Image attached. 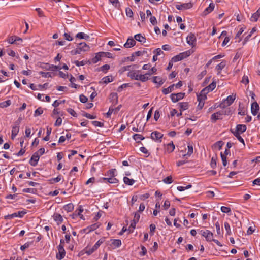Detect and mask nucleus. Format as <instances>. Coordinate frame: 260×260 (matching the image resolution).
<instances>
[{
  "label": "nucleus",
  "mask_w": 260,
  "mask_h": 260,
  "mask_svg": "<svg viewBox=\"0 0 260 260\" xmlns=\"http://www.w3.org/2000/svg\"><path fill=\"white\" fill-rule=\"evenodd\" d=\"M230 110H229L228 112L226 110H220L216 113H214L211 115V121L213 123H215L216 122L217 120L222 119V117H221L222 115L229 114L230 113Z\"/></svg>",
  "instance_id": "1"
},
{
  "label": "nucleus",
  "mask_w": 260,
  "mask_h": 260,
  "mask_svg": "<svg viewBox=\"0 0 260 260\" xmlns=\"http://www.w3.org/2000/svg\"><path fill=\"white\" fill-rule=\"evenodd\" d=\"M236 99V95H232L228 96L226 99L223 100L219 104V107L224 109L226 107L230 106Z\"/></svg>",
  "instance_id": "2"
},
{
  "label": "nucleus",
  "mask_w": 260,
  "mask_h": 260,
  "mask_svg": "<svg viewBox=\"0 0 260 260\" xmlns=\"http://www.w3.org/2000/svg\"><path fill=\"white\" fill-rule=\"evenodd\" d=\"M216 83L215 82H212L210 84H209L208 86L204 88L201 91V95H203V99L205 100L207 99L206 94L208 93L209 92L213 91L215 88L216 87Z\"/></svg>",
  "instance_id": "3"
},
{
  "label": "nucleus",
  "mask_w": 260,
  "mask_h": 260,
  "mask_svg": "<svg viewBox=\"0 0 260 260\" xmlns=\"http://www.w3.org/2000/svg\"><path fill=\"white\" fill-rule=\"evenodd\" d=\"M105 241V238H102L99 239L98 242L94 245V246L86 251V253L88 255H90L96 250Z\"/></svg>",
  "instance_id": "4"
},
{
  "label": "nucleus",
  "mask_w": 260,
  "mask_h": 260,
  "mask_svg": "<svg viewBox=\"0 0 260 260\" xmlns=\"http://www.w3.org/2000/svg\"><path fill=\"white\" fill-rule=\"evenodd\" d=\"M187 43L192 47H194L196 42V37L194 34L190 33L186 38Z\"/></svg>",
  "instance_id": "5"
},
{
  "label": "nucleus",
  "mask_w": 260,
  "mask_h": 260,
  "mask_svg": "<svg viewBox=\"0 0 260 260\" xmlns=\"http://www.w3.org/2000/svg\"><path fill=\"white\" fill-rule=\"evenodd\" d=\"M58 252L56 254V258L59 260L62 259L66 255V251L62 245H58L57 247Z\"/></svg>",
  "instance_id": "6"
},
{
  "label": "nucleus",
  "mask_w": 260,
  "mask_h": 260,
  "mask_svg": "<svg viewBox=\"0 0 260 260\" xmlns=\"http://www.w3.org/2000/svg\"><path fill=\"white\" fill-rule=\"evenodd\" d=\"M40 158V155L38 154V152H35L32 155L30 160L29 164L32 166H36Z\"/></svg>",
  "instance_id": "7"
},
{
  "label": "nucleus",
  "mask_w": 260,
  "mask_h": 260,
  "mask_svg": "<svg viewBox=\"0 0 260 260\" xmlns=\"http://www.w3.org/2000/svg\"><path fill=\"white\" fill-rule=\"evenodd\" d=\"M193 6V4L191 3H184L182 4H177L176 5V8L177 9L179 10H183L190 9L192 8Z\"/></svg>",
  "instance_id": "8"
},
{
  "label": "nucleus",
  "mask_w": 260,
  "mask_h": 260,
  "mask_svg": "<svg viewBox=\"0 0 260 260\" xmlns=\"http://www.w3.org/2000/svg\"><path fill=\"white\" fill-rule=\"evenodd\" d=\"M163 134L161 133L154 131L151 134V138L155 141L159 140L161 142V139L163 137Z\"/></svg>",
  "instance_id": "9"
},
{
  "label": "nucleus",
  "mask_w": 260,
  "mask_h": 260,
  "mask_svg": "<svg viewBox=\"0 0 260 260\" xmlns=\"http://www.w3.org/2000/svg\"><path fill=\"white\" fill-rule=\"evenodd\" d=\"M259 110V106L256 102H254L251 104V111L253 115H256Z\"/></svg>",
  "instance_id": "10"
},
{
  "label": "nucleus",
  "mask_w": 260,
  "mask_h": 260,
  "mask_svg": "<svg viewBox=\"0 0 260 260\" xmlns=\"http://www.w3.org/2000/svg\"><path fill=\"white\" fill-rule=\"evenodd\" d=\"M247 129L246 125L245 124H237L236 127V130L233 132H237L238 134H241L245 132Z\"/></svg>",
  "instance_id": "11"
},
{
  "label": "nucleus",
  "mask_w": 260,
  "mask_h": 260,
  "mask_svg": "<svg viewBox=\"0 0 260 260\" xmlns=\"http://www.w3.org/2000/svg\"><path fill=\"white\" fill-rule=\"evenodd\" d=\"M135 44V40L132 37H129L127 40L126 42L124 44V47L127 48H129L134 46Z\"/></svg>",
  "instance_id": "12"
},
{
  "label": "nucleus",
  "mask_w": 260,
  "mask_h": 260,
  "mask_svg": "<svg viewBox=\"0 0 260 260\" xmlns=\"http://www.w3.org/2000/svg\"><path fill=\"white\" fill-rule=\"evenodd\" d=\"M53 217L54 220L56 222L57 225H59L63 222V217L59 213H54Z\"/></svg>",
  "instance_id": "13"
},
{
  "label": "nucleus",
  "mask_w": 260,
  "mask_h": 260,
  "mask_svg": "<svg viewBox=\"0 0 260 260\" xmlns=\"http://www.w3.org/2000/svg\"><path fill=\"white\" fill-rule=\"evenodd\" d=\"M174 149L175 145L172 141L167 144L165 147V151L168 153L172 152L174 150Z\"/></svg>",
  "instance_id": "14"
},
{
  "label": "nucleus",
  "mask_w": 260,
  "mask_h": 260,
  "mask_svg": "<svg viewBox=\"0 0 260 260\" xmlns=\"http://www.w3.org/2000/svg\"><path fill=\"white\" fill-rule=\"evenodd\" d=\"M215 7V5L213 3H211L209 6L204 11L203 14L206 16L209 13H211Z\"/></svg>",
  "instance_id": "15"
},
{
  "label": "nucleus",
  "mask_w": 260,
  "mask_h": 260,
  "mask_svg": "<svg viewBox=\"0 0 260 260\" xmlns=\"http://www.w3.org/2000/svg\"><path fill=\"white\" fill-rule=\"evenodd\" d=\"M259 18H260V8L255 13L252 14L250 20L252 22H256Z\"/></svg>",
  "instance_id": "16"
},
{
  "label": "nucleus",
  "mask_w": 260,
  "mask_h": 260,
  "mask_svg": "<svg viewBox=\"0 0 260 260\" xmlns=\"http://www.w3.org/2000/svg\"><path fill=\"white\" fill-rule=\"evenodd\" d=\"M137 67V66L136 64H134L133 66L128 65V66H124V67H121L119 69V73L120 74H122L126 71L130 70L131 68H136Z\"/></svg>",
  "instance_id": "17"
},
{
  "label": "nucleus",
  "mask_w": 260,
  "mask_h": 260,
  "mask_svg": "<svg viewBox=\"0 0 260 260\" xmlns=\"http://www.w3.org/2000/svg\"><path fill=\"white\" fill-rule=\"evenodd\" d=\"M230 131L231 133L234 135V136L236 137V138L240 142H241L243 145L245 146V144L244 142V139L242 138V137L240 136L241 134H238L237 132H233V130L232 129H231Z\"/></svg>",
  "instance_id": "18"
},
{
  "label": "nucleus",
  "mask_w": 260,
  "mask_h": 260,
  "mask_svg": "<svg viewBox=\"0 0 260 260\" xmlns=\"http://www.w3.org/2000/svg\"><path fill=\"white\" fill-rule=\"evenodd\" d=\"M20 120L15 122V125L13 126L12 128V133L13 134L17 135L19 131V124Z\"/></svg>",
  "instance_id": "19"
},
{
  "label": "nucleus",
  "mask_w": 260,
  "mask_h": 260,
  "mask_svg": "<svg viewBox=\"0 0 260 260\" xmlns=\"http://www.w3.org/2000/svg\"><path fill=\"white\" fill-rule=\"evenodd\" d=\"M150 73H146L144 75H138V80L144 82L149 79V76H150Z\"/></svg>",
  "instance_id": "20"
},
{
  "label": "nucleus",
  "mask_w": 260,
  "mask_h": 260,
  "mask_svg": "<svg viewBox=\"0 0 260 260\" xmlns=\"http://www.w3.org/2000/svg\"><path fill=\"white\" fill-rule=\"evenodd\" d=\"M175 84H173L170 86H169L168 88H164L162 90V92L163 94L166 95L172 91H173L174 89Z\"/></svg>",
  "instance_id": "21"
},
{
  "label": "nucleus",
  "mask_w": 260,
  "mask_h": 260,
  "mask_svg": "<svg viewBox=\"0 0 260 260\" xmlns=\"http://www.w3.org/2000/svg\"><path fill=\"white\" fill-rule=\"evenodd\" d=\"M134 38L136 40L141 43H144L146 42L145 37L142 36L141 34H136V35H135Z\"/></svg>",
  "instance_id": "22"
},
{
  "label": "nucleus",
  "mask_w": 260,
  "mask_h": 260,
  "mask_svg": "<svg viewBox=\"0 0 260 260\" xmlns=\"http://www.w3.org/2000/svg\"><path fill=\"white\" fill-rule=\"evenodd\" d=\"M79 47L81 51H87L89 49V46L85 42L81 43L79 44Z\"/></svg>",
  "instance_id": "23"
},
{
  "label": "nucleus",
  "mask_w": 260,
  "mask_h": 260,
  "mask_svg": "<svg viewBox=\"0 0 260 260\" xmlns=\"http://www.w3.org/2000/svg\"><path fill=\"white\" fill-rule=\"evenodd\" d=\"M102 83L107 84L112 82L113 81V78L112 76H105L102 78Z\"/></svg>",
  "instance_id": "24"
},
{
  "label": "nucleus",
  "mask_w": 260,
  "mask_h": 260,
  "mask_svg": "<svg viewBox=\"0 0 260 260\" xmlns=\"http://www.w3.org/2000/svg\"><path fill=\"white\" fill-rule=\"evenodd\" d=\"M180 111H184L188 108V103L187 102H181L178 103Z\"/></svg>",
  "instance_id": "25"
},
{
  "label": "nucleus",
  "mask_w": 260,
  "mask_h": 260,
  "mask_svg": "<svg viewBox=\"0 0 260 260\" xmlns=\"http://www.w3.org/2000/svg\"><path fill=\"white\" fill-rule=\"evenodd\" d=\"M226 65L225 61H222L216 66V69L218 71V74L221 73V70L225 67Z\"/></svg>",
  "instance_id": "26"
},
{
  "label": "nucleus",
  "mask_w": 260,
  "mask_h": 260,
  "mask_svg": "<svg viewBox=\"0 0 260 260\" xmlns=\"http://www.w3.org/2000/svg\"><path fill=\"white\" fill-rule=\"evenodd\" d=\"M153 82L156 84H158L159 86H160L164 83V81H162L160 77L158 76H154L153 78Z\"/></svg>",
  "instance_id": "27"
},
{
  "label": "nucleus",
  "mask_w": 260,
  "mask_h": 260,
  "mask_svg": "<svg viewBox=\"0 0 260 260\" xmlns=\"http://www.w3.org/2000/svg\"><path fill=\"white\" fill-rule=\"evenodd\" d=\"M76 38L80 39L88 40L89 36L83 32H79L76 35Z\"/></svg>",
  "instance_id": "28"
},
{
  "label": "nucleus",
  "mask_w": 260,
  "mask_h": 260,
  "mask_svg": "<svg viewBox=\"0 0 260 260\" xmlns=\"http://www.w3.org/2000/svg\"><path fill=\"white\" fill-rule=\"evenodd\" d=\"M123 181L125 184L130 186L133 185L135 182V180L133 179H130L127 177H124Z\"/></svg>",
  "instance_id": "29"
},
{
  "label": "nucleus",
  "mask_w": 260,
  "mask_h": 260,
  "mask_svg": "<svg viewBox=\"0 0 260 260\" xmlns=\"http://www.w3.org/2000/svg\"><path fill=\"white\" fill-rule=\"evenodd\" d=\"M133 138L137 142V143H140L141 140L144 139V137L140 134H135L133 136Z\"/></svg>",
  "instance_id": "30"
},
{
  "label": "nucleus",
  "mask_w": 260,
  "mask_h": 260,
  "mask_svg": "<svg viewBox=\"0 0 260 260\" xmlns=\"http://www.w3.org/2000/svg\"><path fill=\"white\" fill-rule=\"evenodd\" d=\"M103 58L101 52L96 53L95 56L92 59V62L94 63H97L99 60Z\"/></svg>",
  "instance_id": "31"
},
{
  "label": "nucleus",
  "mask_w": 260,
  "mask_h": 260,
  "mask_svg": "<svg viewBox=\"0 0 260 260\" xmlns=\"http://www.w3.org/2000/svg\"><path fill=\"white\" fill-rule=\"evenodd\" d=\"M63 209L65 211H67L68 212H71L74 209V205L72 203L67 204L65 206H64Z\"/></svg>",
  "instance_id": "32"
},
{
  "label": "nucleus",
  "mask_w": 260,
  "mask_h": 260,
  "mask_svg": "<svg viewBox=\"0 0 260 260\" xmlns=\"http://www.w3.org/2000/svg\"><path fill=\"white\" fill-rule=\"evenodd\" d=\"M127 76L132 79L138 80V75L136 74L134 71H130L127 73Z\"/></svg>",
  "instance_id": "33"
},
{
  "label": "nucleus",
  "mask_w": 260,
  "mask_h": 260,
  "mask_svg": "<svg viewBox=\"0 0 260 260\" xmlns=\"http://www.w3.org/2000/svg\"><path fill=\"white\" fill-rule=\"evenodd\" d=\"M178 55L179 57V58L180 59V60H182V59L189 56L190 55V53L189 51H185V52L179 53Z\"/></svg>",
  "instance_id": "34"
},
{
  "label": "nucleus",
  "mask_w": 260,
  "mask_h": 260,
  "mask_svg": "<svg viewBox=\"0 0 260 260\" xmlns=\"http://www.w3.org/2000/svg\"><path fill=\"white\" fill-rule=\"evenodd\" d=\"M11 104V101L10 100L0 103V107L2 108H6Z\"/></svg>",
  "instance_id": "35"
},
{
  "label": "nucleus",
  "mask_w": 260,
  "mask_h": 260,
  "mask_svg": "<svg viewBox=\"0 0 260 260\" xmlns=\"http://www.w3.org/2000/svg\"><path fill=\"white\" fill-rule=\"evenodd\" d=\"M193 151V146L192 145L188 146V152L186 154L183 155V157L186 158V157L190 156L192 153Z\"/></svg>",
  "instance_id": "36"
},
{
  "label": "nucleus",
  "mask_w": 260,
  "mask_h": 260,
  "mask_svg": "<svg viewBox=\"0 0 260 260\" xmlns=\"http://www.w3.org/2000/svg\"><path fill=\"white\" fill-rule=\"evenodd\" d=\"M116 172V170L115 169H112L108 170L107 172L106 175L109 176V177H114L116 176L115 173Z\"/></svg>",
  "instance_id": "37"
},
{
  "label": "nucleus",
  "mask_w": 260,
  "mask_h": 260,
  "mask_svg": "<svg viewBox=\"0 0 260 260\" xmlns=\"http://www.w3.org/2000/svg\"><path fill=\"white\" fill-rule=\"evenodd\" d=\"M110 3H111L115 8L119 9L120 7V4L118 0H109Z\"/></svg>",
  "instance_id": "38"
},
{
  "label": "nucleus",
  "mask_w": 260,
  "mask_h": 260,
  "mask_svg": "<svg viewBox=\"0 0 260 260\" xmlns=\"http://www.w3.org/2000/svg\"><path fill=\"white\" fill-rule=\"evenodd\" d=\"M62 178L61 175H58L57 177L51 178L49 180V181L50 183L53 184L54 183L59 182Z\"/></svg>",
  "instance_id": "39"
},
{
  "label": "nucleus",
  "mask_w": 260,
  "mask_h": 260,
  "mask_svg": "<svg viewBox=\"0 0 260 260\" xmlns=\"http://www.w3.org/2000/svg\"><path fill=\"white\" fill-rule=\"evenodd\" d=\"M143 54V52L138 51H136L133 53H132L131 58V61H134V57L135 56H140Z\"/></svg>",
  "instance_id": "40"
},
{
  "label": "nucleus",
  "mask_w": 260,
  "mask_h": 260,
  "mask_svg": "<svg viewBox=\"0 0 260 260\" xmlns=\"http://www.w3.org/2000/svg\"><path fill=\"white\" fill-rule=\"evenodd\" d=\"M197 99H198V101H199V103L198 107L199 109H201L204 106V103H201L202 100H204L203 99V95H201V93H200V95H197Z\"/></svg>",
  "instance_id": "41"
},
{
  "label": "nucleus",
  "mask_w": 260,
  "mask_h": 260,
  "mask_svg": "<svg viewBox=\"0 0 260 260\" xmlns=\"http://www.w3.org/2000/svg\"><path fill=\"white\" fill-rule=\"evenodd\" d=\"M103 58L107 57L109 58H113V54L110 52H101Z\"/></svg>",
  "instance_id": "42"
},
{
  "label": "nucleus",
  "mask_w": 260,
  "mask_h": 260,
  "mask_svg": "<svg viewBox=\"0 0 260 260\" xmlns=\"http://www.w3.org/2000/svg\"><path fill=\"white\" fill-rule=\"evenodd\" d=\"M208 235H206V240L207 241L211 242L213 240V234L212 232L209 231V232H207Z\"/></svg>",
  "instance_id": "43"
},
{
  "label": "nucleus",
  "mask_w": 260,
  "mask_h": 260,
  "mask_svg": "<svg viewBox=\"0 0 260 260\" xmlns=\"http://www.w3.org/2000/svg\"><path fill=\"white\" fill-rule=\"evenodd\" d=\"M112 244L115 247H119L121 245V241L120 239H114L112 240Z\"/></svg>",
  "instance_id": "44"
},
{
  "label": "nucleus",
  "mask_w": 260,
  "mask_h": 260,
  "mask_svg": "<svg viewBox=\"0 0 260 260\" xmlns=\"http://www.w3.org/2000/svg\"><path fill=\"white\" fill-rule=\"evenodd\" d=\"M224 228L226 231V234L229 235H231V228H230V225L229 223L227 222H225L224 223Z\"/></svg>",
  "instance_id": "45"
},
{
  "label": "nucleus",
  "mask_w": 260,
  "mask_h": 260,
  "mask_svg": "<svg viewBox=\"0 0 260 260\" xmlns=\"http://www.w3.org/2000/svg\"><path fill=\"white\" fill-rule=\"evenodd\" d=\"M128 87H132L131 83H124L118 88L117 91L118 92H121L123 88Z\"/></svg>",
  "instance_id": "46"
},
{
  "label": "nucleus",
  "mask_w": 260,
  "mask_h": 260,
  "mask_svg": "<svg viewBox=\"0 0 260 260\" xmlns=\"http://www.w3.org/2000/svg\"><path fill=\"white\" fill-rule=\"evenodd\" d=\"M43 113V110L41 107H39L35 111L34 116L37 117Z\"/></svg>",
  "instance_id": "47"
},
{
  "label": "nucleus",
  "mask_w": 260,
  "mask_h": 260,
  "mask_svg": "<svg viewBox=\"0 0 260 260\" xmlns=\"http://www.w3.org/2000/svg\"><path fill=\"white\" fill-rule=\"evenodd\" d=\"M144 127H145V124H144L143 125H140V126H139V124H137V127H133L132 128V130L135 132H141V131H144Z\"/></svg>",
  "instance_id": "48"
},
{
  "label": "nucleus",
  "mask_w": 260,
  "mask_h": 260,
  "mask_svg": "<svg viewBox=\"0 0 260 260\" xmlns=\"http://www.w3.org/2000/svg\"><path fill=\"white\" fill-rule=\"evenodd\" d=\"M39 74L41 75L43 77L47 78V77H51L52 73L50 72H44L43 71H40L39 72Z\"/></svg>",
  "instance_id": "49"
},
{
  "label": "nucleus",
  "mask_w": 260,
  "mask_h": 260,
  "mask_svg": "<svg viewBox=\"0 0 260 260\" xmlns=\"http://www.w3.org/2000/svg\"><path fill=\"white\" fill-rule=\"evenodd\" d=\"M99 227V225L98 223H95L88 226L86 229L89 230V232H90L97 229Z\"/></svg>",
  "instance_id": "50"
},
{
  "label": "nucleus",
  "mask_w": 260,
  "mask_h": 260,
  "mask_svg": "<svg viewBox=\"0 0 260 260\" xmlns=\"http://www.w3.org/2000/svg\"><path fill=\"white\" fill-rule=\"evenodd\" d=\"M118 181V180L114 177H109V179H108V182L111 184L117 183Z\"/></svg>",
  "instance_id": "51"
},
{
  "label": "nucleus",
  "mask_w": 260,
  "mask_h": 260,
  "mask_svg": "<svg viewBox=\"0 0 260 260\" xmlns=\"http://www.w3.org/2000/svg\"><path fill=\"white\" fill-rule=\"evenodd\" d=\"M221 211L223 213H229L231 212V208L230 207H225V206H222L221 207Z\"/></svg>",
  "instance_id": "52"
},
{
  "label": "nucleus",
  "mask_w": 260,
  "mask_h": 260,
  "mask_svg": "<svg viewBox=\"0 0 260 260\" xmlns=\"http://www.w3.org/2000/svg\"><path fill=\"white\" fill-rule=\"evenodd\" d=\"M125 12H126V15L127 17H129L131 18L133 17V12L132 10H131V9H130L129 8H126Z\"/></svg>",
  "instance_id": "53"
},
{
  "label": "nucleus",
  "mask_w": 260,
  "mask_h": 260,
  "mask_svg": "<svg viewBox=\"0 0 260 260\" xmlns=\"http://www.w3.org/2000/svg\"><path fill=\"white\" fill-rule=\"evenodd\" d=\"M15 213L16 214V217L22 218L25 214H26V211L25 210H22L19 211L18 212H16Z\"/></svg>",
  "instance_id": "54"
},
{
  "label": "nucleus",
  "mask_w": 260,
  "mask_h": 260,
  "mask_svg": "<svg viewBox=\"0 0 260 260\" xmlns=\"http://www.w3.org/2000/svg\"><path fill=\"white\" fill-rule=\"evenodd\" d=\"M92 124L96 126V127H102L104 126V123L101 122H100V121H92Z\"/></svg>",
  "instance_id": "55"
},
{
  "label": "nucleus",
  "mask_w": 260,
  "mask_h": 260,
  "mask_svg": "<svg viewBox=\"0 0 260 260\" xmlns=\"http://www.w3.org/2000/svg\"><path fill=\"white\" fill-rule=\"evenodd\" d=\"M216 159L217 158L212 157L210 162V166L212 169H214L216 167Z\"/></svg>",
  "instance_id": "56"
},
{
  "label": "nucleus",
  "mask_w": 260,
  "mask_h": 260,
  "mask_svg": "<svg viewBox=\"0 0 260 260\" xmlns=\"http://www.w3.org/2000/svg\"><path fill=\"white\" fill-rule=\"evenodd\" d=\"M137 222H135L132 220L131 225L128 229L129 233H132L133 232L134 229L136 228Z\"/></svg>",
  "instance_id": "57"
},
{
  "label": "nucleus",
  "mask_w": 260,
  "mask_h": 260,
  "mask_svg": "<svg viewBox=\"0 0 260 260\" xmlns=\"http://www.w3.org/2000/svg\"><path fill=\"white\" fill-rule=\"evenodd\" d=\"M81 52V49L78 47L76 49L72 50L71 53L73 55H75L78 54H80Z\"/></svg>",
  "instance_id": "58"
},
{
  "label": "nucleus",
  "mask_w": 260,
  "mask_h": 260,
  "mask_svg": "<svg viewBox=\"0 0 260 260\" xmlns=\"http://www.w3.org/2000/svg\"><path fill=\"white\" fill-rule=\"evenodd\" d=\"M163 181L166 184H170L173 182L172 177L171 176H168L164 179Z\"/></svg>",
  "instance_id": "59"
},
{
  "label": "nucleus",
  "mask_w": 260,
  "mask_h": 260,
  "mask_svg": "<svg viewBox=\"0 0 260 260\" xmlns=\"http://www.w3.org/2000/svg\"><path fill=\"white\" fill-rule=\"evenodd\" d=\"M49 70H51L52 71H57L58 70H60V69H61V68H60L59 66H56V65H51V66H49Z\"/></svg>",
  "instance_id": "60"
},
{
  "label": "nucleus",
  "mask_w": 260,
  "mask_h": 260,
  "mask_svg": "<svg viewBox=\"0 0 260 260\" xmlns=\"http://www.w3.org/2000/svg\"><path fill=\"white\" fill-rule=\"evenodd\" d=\"M220 155L222 161L223 165L225 166L227 165V160H226V156L222 153V152L220 153Z\"/></svg>",
  "instance_id": "61"
},
{
  "label": "nucleus",
  "mask_w": 260,
  "mask_h": 260,
  "mask_svg": "<svg viewBox=\"0 0 260 260\" xmlns=\"http://www.w3.org/2000/svg\"><path fill=\"white\" fill-rule=\"evenodd\" d=\"M110 67L109 64H105L101 67V70L103 72L106 73L108 70H109Z\"/></svg>",
  "instance_id": "62"
},
{
  "label": "nucleus",
  "mask_w": 260,
  "mask_h": 260,
  "mask_svg": "<svg viewBox=\"0 0 260 260\" xmlns=\"http://www.w3.org/2000/svg\"><path fill=\"white\" fill-rule=\"evenodd\" d=\"M36 189L35 188H24L23 189V192L26 193H35Z\"/></svg>",
  "instance_id": "63"
},
{
  "label": "nucleus",
  "mask_w": 260,
  "mask_h": 260,
  "mask_svg": "<svg viewBox=\"0 0 260 260\" xmlns=\"http://www.w3.org/2000/svg\"><path fill=\"white\" fill-rule=\"evenodd\" d=\"M67 112L75 117H77L78 116L74 110L72 108H68L67 109Z\"/></svg>",
  "instance_id": "64"
}]
</instances>
